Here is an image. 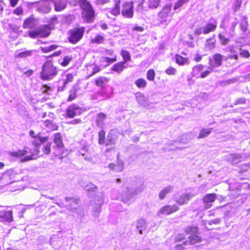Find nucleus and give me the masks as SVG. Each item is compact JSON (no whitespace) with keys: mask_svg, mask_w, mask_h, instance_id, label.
Listing matches in <instances>:
<instances>
[{"mask_svg":"<svg viewBox=\"0 0 250 250\" xmlns=\"http://www.w3.org/2000/svg\"><path fill=\"white\" fill-rule=\"evenodd\" d=\"M123 16L127 18H131L133 16V5L131 3L125 2L122 11Z\"/></svg>","mask_w":250,"mask_h":250,"instance_id":"obj_15","label":"nucleus"},{"mask_svg":"<svg viewBox=\"0 0 250 250\" xmlns=\"http://www.w3.org/2000/svg\"><path fill=\"white\" fill-rule=\"evenodd\" d=\"M48 140V138L46 137H40L35 139L33 142V145L38 148L39 146H42V152L45 154H48L51 151V143H46Z\"/></svg>","mask_w":250,"mask_h":250,"instance_id":"obj_4","label":"nucleus"},{"mask_svg":"<svg viewBox=\"0 0 250 250\" xmlns=\"http://www.w3.org/2000/svg\"><path fill=\"white\" fill-rule=\"evenodd\" d=\"M218 38L220 41L221 43L223 45L227 44L229 41V39L226 38L224 35H222L221 34H219Z\"/></svg>","mask_w":250,"mask_h":250,"instance_id":"obj_51","label":"nucleus"},{"mask_svg":"<svg viewBox=\"0 0 250 250\" xmlns=\"http://www.w3.org/2000/svg\"><path fill=\"white\" fill-rule=\"evenodd\" d=\"M76 91L75 89H73L70 91V94L67 99V101L70 102L74 100L76 98Z\"/></svg>","mask_w":250,"mask_h":250,"instance_id":"obj_53","label":"nucleus"},{"mask_svg":"<svg viewBox=\"0 0 250 250\" xmlns=\"http://www.w3.org/2000/svg\"><path fill=\"white\" fill-rule=\"evenodd\" d=\"M161 0H148V6L150 8H156L160 4Z\"/></svg>","mask_w":250,"mask_h":250,"instance_id":"obj_44","label":"nucleus"},{"mask_svg":"<svg viewBox=\"0 0 250 250\" xmlns=\"http://www.w3.org/2000/svg\"><path fill=\"white\" fill-rule=\"evenodd\" d=\"M73 79V76L72 74H68L66 75V77L65 80H63V85L62 87L59 86L58 87L59 91H63L65 86L69 83L72 82Z\"/></svg>","mask_w":250,"mask_h":250,"instance_id":"obj_32","label":"nucleus"},{"mask_svg":"<svg viewBox=\"0 0 250 250\" xmlns=\"http://www.w3.org/2000/svg\"><path fill=\"white\" fill-rule=\"evenodd\" d=\"M189 0H178L175 4L173 9L177 10L182 7L185 4L188 3Z\"/></svg>","mask_w":250,"mask_h":250,"instance_id":"obj_41","label":"nucleus"},{"mask_svg":"<svg viewBox=\"0 0 250 250\" xmlns=\"http://www.w3.org/2000/svg\"><path fill=\"white\" fill-rule=\"evenodd\" d=\"M106 119V115L105 114L103 113H100L98 114L97 119H96V124L97 125L100 127H103L104 125V120Z\"/></svg>","mask_w":250,"mask_h":250,"instance_id":"obj_31","label":"nucleus"},{"mask_svg":"<svg viewBox=\"0 0 250 250\" xmlns=\"http://www.w3.org/2000/svg\"><path fill=\"white\" fill-rule=\"evenodd\" d=\"M176 69L172 67H169L165 70V72L169 75H174L176 74Z\"/></svg>","mask_w":250,"mask_h":250,"instance_id":"obj_54","label":"nucleus"},{"mask_svg":"<svg viewBox=\"0 0 250 250\" xmlns=\"http://www.w3.org/2000/svg\"><path fill=\"white\" fill-rule=\"evenodd\" d=\"M37 25L36 21L32 18H29L25 20L23 23L22 27L24 28H34Z\"/></svg>","mask_w":250,"mask_h":250,"instance_id":"obj_26","label":"nucleus"},{"mask_svg":"<svg viewBox=\"0 0 250 250\" xmlns=\"http://www.w3.org/2000/svg\"><path fill=\"white\" fill-rule=\"evenodd\" d=\"M221 220L220 218H216L215 219L210 220L208 222V225H211L212 224H219L221 222Z\"/></svg>","mask_w":250,"mask_h":250,"instance_id":"obj_61","label":"nucleus"},{"mask_svg":"<svg viewBox=\"0 0 250 250\" xmlns=\"http://www.w3.org/2000/svg\"><path fill=\"white\" fill-rule=\"evenodd\" d=\"M52 2L54 5L55 10L57 12L62 11L66 7V0H54L52 1Z\"/></svg>","mask_w":250,"mask_h":250,"instance_id":"obj_19","label":"nucleus"},{"mask_svg":"<svg viewBox=\"0 0 250 250\" xmlns=\"http://www.w3.org/2000/svg\"><path fill=\"white\" fill-rule=\"evenodd\" d=\"M204 66L202 64H199L194 66L192 69V75L194 77H196L204 69Z\"/></svg>","mask_w":250,"mask_h":250,"instance_id":"obj_39","label":"nucleus"},{"mask_svg":"<svg viewBox=\"0 0 250 250\" xmlns=\"http://www.w3.org/2000/svg\"><path fill=\"white\" fill-rule=\"evenodd\" d=\"M80 154L82 155L86 161H89V162H92V163H94V162L93 161V159L91 157L88 156L87 155L82 152V151H80Z\"/></svg>","mask_w":250,"mask_h":250,"instance_id":"obj_57","label":"nucleus"},{"mask_svg":"<svg viewBox=\"0 0 250 250\" xmlns=\"http://www.w3.org/2000/svg\"><path fill=\"white\" fill-rule=\"evenodd\" d=\"M147 223L146 221L143 219L137 220L136 223L137 230L140 234H142L143 230H145L146 228Z\"/></svg>","mask_w":250,"mask_h":250,"instance_id":"obj_25","label":"nucleus"},{"mask_svg":"<svg viewBox=\"0 0 250 250\" xmlns=\"http://www.w3.org/2000/svg\"><path fill=\"white\" fill-rule=\"evenodd\" d=\"M54 142L57 146L59 148H62L63 146L62 137L61 133H55L54 135Z\"/></svg>","mask_w":250,"mask_h":250,"instance_id":"obj_28","label":"nucleus"},{"mask_svg":"<svg viewBox=\"0 0 250 250\" xmlns=\"http://www.w3.org/2000/svg\"><path fill=\"white\" fill-rule=\"evenodd\" d=\"M71 60V57L69 56H65L63 58L62 62H61L60 63L62 66H66L68 65Z\"/></svg>","mask_w":250,"mask_h":250,"instance_id":"obj_52","label":"nucleus"},{"mask_svg":"<svg viewBox=\"0 0 250 250\" xmlns=\"http://www.w3.org/2000/svg\"><path fill=\"white\" fill-rule=\"evenodd\" d=\"M216 194L215 193H211L208 194L204 197L203 201L205 204V208L206 209H208L212 207L211 203L214 202L216 199Z\"/></svg>","mask_w":250,"mask_h":250,"instance_id":"obj_17","label":"nucleus"},{"mask_svg":"<svg viewBox=\"0 0 250 250\" xmlns=\"http://www.w3.org/2000/svg\"><path fill=\"white\" fill-rule=\"evenodd\" d=\"M194 33H195V35H197V36H199L202 33L204 34V27H200L196 28L194 31Z\"/></svg>","mask_w":250,"mask_h":250,"instance_id":"obj_58","label":"nucleus"},{"mask_svg":"<svg viewBox=\"0 0 250 250\" xmlns=\"http://www.w3.org/2000/svg\"><path fill=\"white\" fill-rule=\"evenodd\" d=\"M65 200L66 202L70 203L69 204L66 205V208L67 209L77 213H78L79 210H81V208L78 205L79 201L78 200L70 197H66Z\"/></svg>","mask_w":250,"mask_h":250,"instance_id":"obj_14","label":"nucleus"},{"mask_svg":"<svg viewBox=\"0 0 250 250\" xmlns=\"http://www.w3.org/2000/svg\"><path fill=\"white\" fill-rule=\"evenodd\" d=\"M14 13L17 15H20L22 14L23 13V10L22 8L19 6L16 8L14 11Z\"/></svg>","mask_w":250,"mask_h":250,"instance_id":"obj_59","label":"nucleus"},{"mask_svg":"<svg viewBox=\"0 0 250 250\" xmlns=\"http://www.w3.org/2000/svg\"><path fill=\"white\" fill-rule=\"evenodd\" d=\"M189 243L191 245H194L202 242V238L198 234L191 235L188 237Z\"/></svg>","mask_w":250,"mask_h":250,"instance_id":"obj_34","label":"nucleus"},{"mask_svg":"<svg viewBox=\"0 0 250 250\" xmlns=\"http://www.w3.org/2000/svg\"><path fill=\"white\" fill-rule=\"evenodd\" d=\"M81 7L83 10V14L88 20L93 17L94 11L92 6L87 0H79Z\"/></svg>","mask_w":250,"mask_h":250,"instance_id":"obj_7","label":"nucleus"},{"mask_svg":"<svg viewBox=\"0 0 250 250\" xmlns=\"http://www.w3.org/2000/svg\"><path fill=\"white\" fill-rule=\"evenodd\" d=\"M116 60H117V59H116V55H114V57L113 58H107V57L104 58V61L108 63H111V62H114L116 61Z\"/></svg>","mask_w":250,"mask_h":250,"instance_id":"obj_62","label":"nucleus"},{"mask_svg":"<svg viewBox=\"0 0 250 250\" xmlns=\"http://www.w3.org/2000/svg\"><path fill=\"white\" fill-rule=\"evenodd\" d=\"M171 10V5H166L158 13V21L159 24L167 25L169 22L167 19Z\"/></svg>","mask_w":250,"mask_h":250,"instance_id":"obj_6","label":"nucleus"},{"mask_svg":"<svg viewBox=\"0 0 250 250\" xmlns=\"http://www.w3.org/2000/svg\"><path fill=\"white\" fill-rule=\"evenodd\" d=\"M175 60L176 62L180 65H183L185 64L188 61L187 58H184L182 56L179 55H176Z\"/></svg>","mask_w":250,"mask_h":250,"instance_id":"obj_43","label":"nucleus"},{"mask_svg":"<svg viewBox=\"0 0 250 250\" xmlns=\"http://www.w3.org/2000/svg\"><path fill=\"white\" fill-rule=\"evenodd\" d=\"M187 234L195 235L199 233L198 228L196 226H188L185 229Z\"/></svg>","mask_w":250,"mask_h":250,"instance_id":"obj_33","label":"nucleus"},{"mask_svg":"<svg viewBox=\"0 0 250 250\" xmlns=\"http://www.w3.org/2000/svg\"><path fill=\"white\" fill-rule=\"evenodd\" d=\"M138 103L142 106L148 108L150 106V103L144 94L138 93L136 95Z\"/></svg>","mask_w":250,"mask_h":250,"instance_id":"obj_18","label":"nucleus"},{"mask_svg":"<svg viewBox=\"0 0 250 250\" xmlns=\"http://www.w3.org/2000/svg\"><path fill=\"white\" fill-rule=\"evenodd\" d=\"M115 144L114 140H113V139L111 137L108 136L105 145L106 146H109V145H110L112 144Z\"/></svg>","mask_w":250,"mask_h":250,"instance_id":"obj_60","label":"nucleus"},{"mask_svg":"<svg viewBox=\"0 0 250 250\" xmlns=\"http://www.w3.org/2000/svg\"><path fill=\"white\" fill-rule=\"evenodd\" d=\"M114 6L111 9H109V12L113 16H117L120 14V0H114Z\"/></svg>","mask_w":250,"mask_h":250,"instance_id":"obj_22","label":"nucleus"},{"mask_svg":"<svg viewBox=\"0 0 250 250\" xmlns=\"http://www.w3.org/2000/svg\"><path fill=\"white\" fill-rule=\"evenodd\" d=\"M210 70H207L205 71L202 73H201L200 77L202 78H204L206 77L208 75V74L212 71L211 70V69H209Z\"/></svg>","mask_w":250,"mask_h":250,"instance_id":"obj_63","label":"nucleus"},{"mask_svg":"<svg viewBox=\"0 0 250 250\" xmlns=\"http://www.w3.org/2000/svg\"><path fill=\"white\" fill-rule=\"evenodd\" d=\"M247 18L245 17H243L240 23V27L243 32H245L247 30Z\"/></svg>","mask_w":250,"mask_h":250,"instance_id":"obj_46","label":"nucleus"},{"mask_svg":"<svg viewBox=\"0 0 250 250\" xmlns=\"http://www.w3.org/2000/svg\"><path fill=\"white\" fill-rule=\"evenodd\" d=\"M27 151L26 150H19L17 151L11 152L10 156L14 157H20L26 155Z\"/></svg>","mask_w":250,"mask_h":250,"instance_id":"obj_38","label":"nucleus"},{"mask_svg":"<svg viewBox=\"0 0 250 250\" xmlns=\"http://www.w3.org/2000/svg\"><path fill=\"white\" fill-rule=\"evenodd\" d=\"M246 157L244 154L230 153L225 156V159L232 164H235L240 163Z\"/></svg>","mask_w":250,"mask_h":250,"instance_id":"obj_11","label":"nucleus"},{"mask_svg":"<svg viewBox=\"0 0 250 250\" xmlns=\"http://www.w3.org/2000/svg\"><path fill=\"white\" fill-rule=\"evenodd\" d=\"M0 219L1 221H6L11 222L13 221L12 211H0Z\"/></svg>","mask_w":250,"mask_h":250,"instance_id":"obj_24","label":"nucleus"},{"mask_svg":"<svg viewBox=\"0 0 250 250\" xmlns=\"http://www.w3.org/2000/svg\"><path fill=\"white\" fill-rule=\"evenodd\" d=\"M241 5V1L240 0H236L235 2L233 7V10L234 12H237Z\"/></svg>","mask_w":250,"mask_h":250,"instance_id":"obj_56","label":"nucleus"},{"mask_svg":"<svg viewBox=\"0 0 250 250\" xmlns=\"http://www.w3.org/2000/svg\"><path fill=\"white\" fill-rule=\"evenodd\" d=\"M135 83L138 88H145L146 86V81L142 78L136 80L135 82Z\"/></svg>","mask_w":250,"mask_h":250,"instance_id":"obj_42","label":"nucleus"},{"mask_svg":"<svg viewBox=\"0 0 250 250\" xmlns=\"http://www.w3.org/2000/svg\"><path fill=\"white\" fill-rule=\"evenodd\" d=\"M126 191L123 194L122 200L124 203L128 204L133 196L143 190V182L141 178L134 177L130 180L129 186H126Z\"/></svg>","mask_w":250,"mask_h":250,"instance_id":"obj_1","label":"nucleus"},{"mask_svg":"<svg viewBox=\"0 0 250 250\" xmlns=\"http://www.w3.org/2000/svg\"><path fill=\"white\" fill-rule=\"evenodd\" d=\"M96 188V187L90 182H88L86 186L85 189L87 191H94Z\"/></svg>","mask_w":250,"mask_h":250,"instance_id":"obj_55","label":"nucleus"},{"mask_svg":"<svg viewBox=\"0 0 250 250\" xmlns=\"http://www.w3.org/2000/svg\"><path fill=\"white\" fill-rule=\"evenodd\" d=\"M41 90L43 93H47L48 91L51 90V88L47 85H43L42 86Z\"/></svg>","mask_w":250,"mask_h":250,"instance_id":"obj_64","label":"nucleus"},{"mask_svg":"<svg viewBox=\"0 0 250 250\" xmlns=\"http://www.w3.org/2000/svg\"><path fill=\"white\" fill-rule=\"evenodd\" d=\"M99 94L103 97L104 99L111 98L113 96V88L110 87H104L99 92Z\"/></svg>","mask_w":250,"mask_h":250,"instance_id":"obj_20","label":"nucleus"},{"mask_svg":"<svg viewBox=\"0 0 250 250\" xmlns=\"http://www.w3.org/2000/svg\"><path fill=\"white\" fill-rule=\"evenodd\" d=\"M43 125L52 130H57L58 127L57 125L53 123V121L48 120L43 122Z\"/></svg>","mask_w":250,"mask_h":250,"instance_id":"obj_35","label":"nucleus"},{"mask_svg":"<svg viewBox=\"0 0 250 250\" xmlns=\"http://www.w3.org/2000/svg\"><path fill=\"white\" fill-rule=\"evenodd\" d=\"M85 28L83 27L76 28L69 31L68 41L73 44L77 43L83 37Z\"/></svg>","mask_w":250,"mask_h":250,"instance_id":"obj_5","label":"nucleus"},{"mask_svg":"<svg viewBox=\"0 0 250 250\" xmlns=\"http://www.w3.org/2000/svg\"><path fill=\"white\" fill-rule=\"evenodd\" d=\"M104 40V38L103 36L97 35L95 38L91 40V42L93 43H96L99 44L102 43Z\"/></svg>","mask_w":250,"mask_h":250,"instance_id":"obj_45","label":"nucleus"},{"mask_svg":"<svg viewBox=\"0 0 250 250\" xmlns=\"http://www.w3.org/2000/svg\"><path fill=\"white\" fill-rule=\"evenodd\" d=\"M83 112V109L76 104L68 106L66 110V114L69 118H74L75 116L79 115Z\"/></svg>","mask_w":250,"mask_h":250,"instance_id":"obj_10","label":"nucleus"},{"mask_svg":"<svg viewBox=\"0 0 250 250\" xmlns=\"http://www.w3.org/2000/svg\"><path fill=\"white\" fill-rule=\"evenodd\" d=\"M195 195L190 192L184 193L178 196H175L174 201L179 205L182 206L187 204Z\"/></svg>","mask_w":250,"mask_h":250,"instance_id":"obj_9","label":"nucleus"},{"mask_svg":"<svg viewBox=\"0 0 250 250\" xmlns=\"http://www.w3.org/2000/svg\"><path fill=\"white\" fill-rule=\"evenodd\" d=\"M108 81V79L106 78L101 77L96 80V84L98 86H100L102 88H104Z\"/></svg>","mask_w":250,"mask_h":250,"instance_id":"obj_36","label":"nucleus"},{"mask_svg":"<svg viewBox=\"0 0 250 250\" xmlns=\"http://www.w3.org/2000/svg\"><path fill=\"white\" fill-rule=\"evenodd\" d=\"M59 69L54 65L51 60L46 61L42 67L41 78L43 81H50L58 74Z\"/></svg>","mask_w":250,"mask_h":250,"instance_id":"obj_2","label":"nucleus"},{"mask_svg":"<svg viewBox=\"0 0 250 250\" xmlns=\"http://www.w3.org/2000/svg\"><path fill=\"white\" fill-rule=\"evenodd\" d=\"M99 143L100 145H103L104 143L105 132L103 130H101L98 134Z\"/></svg>","mask_w":250,"mask_h":250,"instance_id":"obj_49","label":"nucleus"},{"mask_svg":"<svg viewBox=\"0 0 250 250\" xmlns=\"http://www.w3.org/2000/svg\"><path fill=\"white\" fill-rule=\"evenodd\" d=\"M212 128H203L200 132L198 138H204L208 136L211 132Z\"/></svg>","mask_w":250,"mask_h":250,"instance_id":"obj_40","label":"nucleus"},{"mask_svg":"<svg viewBox=\"0 0 250 250\" xmlns=\"http://www.w3.org/2000/svg\"><path fill=\"white\" fill-rule=\"evenodd\" d=\"M228 49L230 53L228 58L230 59L237 60L238 58V52H239V47L238 46H229L228 47Z\"/></svg>","mask_w":250,"mask_h":250,"instance_id":"obj_21","label":"nucleus"},{"mask_svg":"<svg viewBox=\"0 0 250 250\" xmlns=\"http://www.w3.org/2000/svg\"><path fill=\"white\" fill-rule=\"evenodd\" d=\"M217 23L216 21H213L212 22L208 23L204 28V34H207L210 32L214 31L217 27Z\"/></svg>","mask_w":250,"mask_h":250,"instance_id":"obj_23","label":"nucleus"},{"mask_svg":"<svg viewBox=\"0 0 250 250\" xmlns=\"http://www.w3.org/2000/svg\"><path fill=\"white\" fill-rule=\"evenodd\" d=\"M173 189V187L172 186H168L165 188H164L162 191H160L159 194V197L160 199H164L166 195L170 193L171 191Z\"/></svg>","mask_w":250,"mask_h":250,"instance_id":"obj_29","label":"nucleus"},{"mask_svg":"<svg viewBox=\"0 0 250 250\" xmlns=\"http://www.w3.org/2000/svg\"><path fill=\"white\" fill-rule=\"evenodd\" d=\"M50 34V28L48 25H43L38 27L36 30L29 31V36L31 38H43Z\"/></svg>","mask_w":250,"mask_h":250,"instance_id":"obj_3","label":"nucleus"},{"mask_svg":"<svg viewBox=\"0 0 250 250\" xmlns=\"http://www.w3.org/2000/svg\"><path fill=\"white\" fill-rule=\"evenodd\" d=\"M215 35L206 40V47L209 50H211L215 47L216 40L214 38Z\"/></svg>","mask_w":250,"mask_h":250,"instance_id":"obj_30","label":"nucleus"},{"mask_svg":"<svg viewBox=\"0 0 250 250\" xmlns=\"http://www.w3.org/2000/svg\"><path fill=\"white\" fill-rule=\"evenodd\" d=\"M209 69H213L221 66L222 64V56L219 53L215 54L212 58L209 60Z\"/></svg>","mask_w":250,"mask_h":250,"instance_id":"obj_12","label":"nucleus"},{"mask_svg":"<svg viewBox=\"0 0 250 250\" xmlns=\"http://www.w3.org/2000/svg\"><path fill=\"white\" fill-rule=\"evenodd\" d=\"M108 167L118 172H120L123 170L124 167V162L122 159H119V154L117 155V164H114L113 163H110L108 165Z\"/></svg>","mask_w":250,"mask_h":250,"instance_id":"obj_16","label":"nucleus"},{"mask_svg":"<svg viewBox=\"0 0 250 250\" xmlns=\"http://www.w3.org/2000/svg\"><path fill=\"white\" fill-rule=\"evenodd\" d=\"M179 208L175 205L170 206L166 205L163 207L158 212L157 215L160 216L161 215H169L178 210Z\"/></svg>","mask_w":250,"mask_h":250,"instance_id":"obj_13","label":"nucleus"},{"mask_svg":"<svg viewBox=\"0 0 250 250\" xmlns=\"http://www.w3.org/2000/svg\"><path fill=\"white\" fill-rule=\"evenodd\" d=\"M126 67L125 62H120L114 64L112 67L111 70L118 73H120Z\"/></svg>","mask_w":250,"mask_h":250,"instance_id":"obj_27","label":"nucleus"},{"mask_svg":"<svg viewBox=\"0 0 250 250\" xmlns=\"http://www.w3.org/2000/svg\"><path fill=\"white\" fill-rule=\"evenodd\" d=\"M155 76V73L153 69H149L146 75L147 79L149 81H154Z\"/></svg>","mask_w":250,"mask_h":250,"instance_id":"obj_50","label":"nucleus"},{"mask_svg":"<svg viewBox=\"0 0 250 250\" xmlns=\"http://www.w3.org/2000/svg\"><path fill=\"white\" fill-rule=\"evenodd\" d=\"M52 1L54 0H43L38 2L37 10L42 14H47L52 10Z\"/></svg>","mask_w":250,"mask_h":250,"instance_id":"obj_8","label":"nucleus"},{"mask_svg":"<svg viewBox=\"0 0 250 250\" xmlns=\"http://www.w3.org/2000/svg\"><path fill=\"white\" fill-rule=\"evenodd\" d=\"M121 55L123 58L124 61L123 62H124L125 64L126 62L131 61L130 55L128 51L122 50L121 52Z\"/></svg>","mask_w":250,"mask_h":250,"instance_id":"obj_37","label":"nucleus"},{"mask_svg":"<svg viewBox=\"0 0 250 250\" xmlns=\"http://www.w3.org/2000/svg\"><path fill=\"white\" fill-rule=\"evenodd\" d=\"M33 52V50L25 51L19 53L17 56L19 58H26L28 56H31L32 55Z\"/></svg>","mask_w":250,"mask_h":250,"instance_id":"obj_48","label":"nucleus"},{"mask_svg":"<svg viewBox=\"0 0 250 250\" xmlns=\"http://www.w3.org/2000/svg\"><path fill=\"white\" fill-rule=\"evenodd\" d=\"M241 57L248 58L250 56V53L247 50L243 49L241 47H239L238 52Z\"/></svg>","mask_w":250,"mask_h":250,"instance_id":"obj_47","label":"nucleus"}]
</instances>
